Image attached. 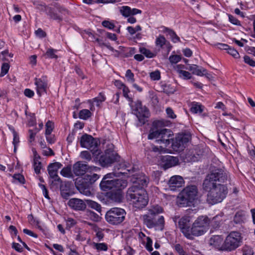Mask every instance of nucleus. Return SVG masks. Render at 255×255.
Segmentation results:
<instances>
[{
  "instance_id": "2f4dec72",
  "label": "nucleus",
  "mask_w": 255,
  "mask_h": 255,
  "mask_svg": "<svg viewBox=\"0 0 255 255\" xmlns=\"http://www.w3.org/2000/svg\"><path fill=\"white\" fill-rule=\"evenodd\" d=\"M60 174L64 177L67 178L73 177V175L70 165L64 167L60 171Z\"/></svg>"
},
{
  "instance_id": "052dcab7",
  "label": "nucleus",
  "mask_w": 255,
  "mask_h": 255,
  "mask_svg": "<svg viewBox=\"0 0 255 255\" xmlns=\"http://www.w3.org/2000/svg\"><path fill=\"white\" fill-rule=\"evenodd\" d=\"M36 7L40 11H44L46 13L48 9L47 8H49V6H47L45 4H37Z\"/></svg>"
},
{
  "instance_id": "6ab92c4d",
  "label": "nucleus",
  "mask_w": 255,
  "mask_h": 255,
  "mask_svg": "<svg viewBox=\"0 0 255 255\" xmlns=\"http://www.w3.org/2000/svg\"><path fill=\"white\" fill-rule=\"evenodd\" d=\"M184 183L182 177L179 175L172 176L168 181V184L170 190L175 191L181 187Z\"/></svg>"
},
{
  "instance_id": "de8ad7c7",
  "label": "nucleus",
  "mask_w": 255,
  "mask_h": 255,
  "mask_svg": "<svg viewBox=\"0 0 255 255\" xmlns=\"http://www.w3.org/2000/svg\"><path fill=\"white\" fill-rule=\"evenodd\" d=\"M86 215L89 219L94 222L96 221V213L94 211L87 209L86 211Z\"/></svg>"
},
{
  "instance_id": "39448f33",
  "label": "nucleus",
  "mask_w": 255,
  "mask_h": 255,
  "mask_svg": "<svg viewBox=\"0 0 255 255\" xmlns=\"http://www.w3.org/2000/svg\"><path fill=\"white\" fill-rule=\"evenodd\" d=\"M115 176L114 173H110L105 175L100 184L102 190L107 191L115 189H123L127 187L128 184L127 180L114 179Z\"/></svg>"
},
{
  "instance_id": "69168bd1",
  "label": "nucleus",
  "mask_w": 255,
  "mask_h": 255,
  "mask_svg": "<svg viewBox=\"0 0 255 255\" xmlns=\"http://www.w3.org/2000/svg\"><path fill=\"white\" fill-rule=\"evenodd\" d=\"M12 248L18 252L21 253L23 251V249L21 245L18 243H12Z\"/></svg>"
},
{
  "instance_id": "774afa93",
  "label": "nucleus",
  "mask_w": 255,
  "mask_h": 255,
  "mask_svg": "<svg viewBox=\"0 0 255 255\" xmlns=\"http://www.w3.org/2000/svg\"><path fill=\"white\" fill-rule=\"evenodd\" d=\"M24 95L28 98H32L34 95V92L30 89H25L24 91Z\"/></svg>"
},
{
  "instance_id": "e433bc0d",
  "label": "nucleus",
  "mask_w": 255,
  "mask_h": 255,
  "mask_svg": "<svg viewBox=\"0 0 255 255\" xmlns=\"http://www.w3.org/2000/svg\"><path fill=\"white\" fill-rule=\"evenodd\" d=\"M62 166V164L60 162H56L54 163H50L47 167L48 169H50V170H52L54 171L58 172V170L59 169L61 168Z\"/></svg>"
},
{
  "instance_id": "0e129e2a",
  "label": "nucleus",
  "mask_w": 255,
  "mask_h": 255,
  "mask_svg": "<svg viewBox=\"0 0 255 255\" xmlns=\"http://www.w3.org/2000/svg\"><path fill=\"white\" fill-rule=\"evenodd\" d=\"M47 142L50 144H53L55 142V136L54 135L51 134H45Z\"/></svg>"
},
{
  "instance_id": "0eeeda50",
  "label": "nucleus",
  "mask_w": 255,
  "mask_h": 255,
  "mask_svg": "<svg viewBox=\"0 0 255 255\" xmlns=\"http://www.w3.org/2000/svg\"><path fill=\"white\" fill-rule=\"evenodd\" d=\"M198 189L195 185L186 187L179 194L178 202L182 207L189 206L197 198Z\"/></svg>"
},
{
  "instance_id": "4468645a",
  "label": "nucleus",
  "mask_w": 255,
  "mask_h": 255,
  "mask_svg": "<svg viewBox=\"0 0 255 255\" xmlns=\"http://www.w3.org/2000/svg\"><path fill=\"white\" fill-rule=\"evenodd\" d=\"M133 185L137 187H140L144 189L146 187L149 182V179L147 176L143 173H140L133 175L130 179Z\"/></svg>"
},
{
  "instance_id": "a19ab883",
  "label": "nucleus",
  "mask_w": 255,
  "mask_h": 255,
  "mask_svg": "<svg viewBox=\"0 0 255 255\" xmlns=\"http://www.w3.org/2000/svg\"><path fill=\"white\" fill-rule=\"evenodd\" d=\"M120 11L122 15L125 17H128L131 14V8L128 6H122Z\"/></svg>"
},
{
  "instance_id": "8fccbe9b",
  "label": "nucleus",
  "mask_w": 255,
  "mask_h": 255,
  "mask_svg": "<svg viewBox=\"0 0 255 255\" xmlns=\"http://www.w3.org/2000/svg\"><path fill=\"white\" fill-rule=\"evenodd\" d=\"M33 167L36 174H39L41 168V162L39 161H33Z\"/></svg>"
},
{
  "instance_id": "4c0bfd02",
  "label": "nucleus",
  "mask_w": 255,
  "mask_h": 255,
  "mask_svg": "<svg viewBox=\"0 0 255 255\" xmlns=\"http://www.w3.org/2000/svg\"><path fill=\"white\" fill-rule=\"evenodd\" d=\"M12 133L13 136L12 143L14 145V151L15 152L17 148V145L19 142V136L17 133L14 129H12Z\"/></svg>"
},
{
  "instance_id": "6e6552de",
  "label": "nucleus",
  "mask_w": 255,
  "mask_h": 255,
  "mask_svg": "<svg viewBox=\"0 0 255 255\" xmlns=\"http://www.w3.org/2000/svg\"><path fill=\"white\" fill-rule=\"evenodd\" d=\"M242 237L238 232H232L226 238L222 247V251L231 252L241 245Z\"/></svg>"
},
{
  "instance_id": "a18cd8bd",
  "label": "nucleus",
  "mask_w": 255,
  "mask_h": 255,
  "mask_svg": "<svg viewBox=\"0 0 255 255\" xmlns=\"http://www.w3.org/2000/svg\"><path fill=\"white\" fill-rule=\"evenodd\" d=\"M9 69V65L7 63H3L2 64L1 67V72L0 74V77H2L4 76L8 71Z\"/></svg>"
},
{
  "instance_id": "20e7f679",
  "label": "nucleus",
  "mask_w": 255,
  "mask_h": 255,
  "mask_svg": "<svg viewBox=\"0 0 255 255\" xmlns=\"http://www.w3.org/2000/svg\"><path fill=\"white\" fill-rule=\"evenodd\" d=\"M162 122L155 121L153 123V128L151 129L148 134V139L157 138V141L159 144H164L165 146L169 145L170 137L173 135L172 131L165 128H159Z\"/></svg>"
},
{
  "instance_id": "5701e85b",
  "label": "nucleus",
  "mask_w": 255,
  "mask_h": 255,
  "mask_svg": "<svg viewBox=\"0 0 255 255\" xmlns=\"http://www.w3.org/2000/svg\"><path fill=\"white\" fill-rule=\"evenodd\" d=\"M87 166V164L82 161H77L73 165L72 171L76 176H83L86 172Z\"/></svg>"
},
{
  "instance_id": "603ef678",
  "label": "nucleus",
  "mask_w": 255,
  "mask_h": 255,
  "mask_svg": "<svg viewBox=\"0 0 255 255\" xmlns=\"http://www.w3.org/2000/svg\"><path fill=\"white\" fill-rule=\"evenodd\" d=\"M244 61L245 63L249 65L252 67H255V61L251 59L250 57L248 55H245L244 57Z\"/></svg>"
},
{
  "instance_id": "79ce46f5",
  "label": "nucleus",
  "mask_w": 255,
  "mask_h": 255,
  "mask_svg": "<svg viewBox=\"0 0 255 255\" xmlns=\"http://www.w3.org/2000/svg\"><path fill=\"white\" fill-rule=\"evenodd\" d=\"M139 52L148 58H152L154 57V54L150 52L149 50L144 47H140L139 48Z\"/></svg>"
},
{
  "instance_id": "680f3d73",
  "label": "nucleus",
  "mask_w": 255,
  "mask_h": 255,
  "mask_svg": "<svg viewBox=\"0 0 255 255\" xmlns=\"http://www.w3.org/2000/svg\"><path fill=\"white\" fill-rule=\"evenodd\" d=\"M243 255H254V251L249 247H245L243 249Z\"/></svg>"
},
{
  "instance_id": "a211bd4d",
  "label": "nucleus",
  "mask_w": 255,
  "mask_h": 255,
  "mask_svg": "<svg viewBox=\"0 0 255 255\" xmlns=\"http://www.w3.org/2000/svg\"><path fill=\"white\" fill-rule=\"evenodd\" d=\"M120 156L117 154H108L105 153L104 155L100 157L99 162L103 167L108 166L118 160Z\"/></svg>"
},
{
  "instance_id": "c9c22d12",
  "label": "nucleus",
  "mask_w": 255,
  "mask_h": 255,
  "mask_svg": "<svg viewBox=\"0 0 255 255\" xmlns=\"http://www.w3.org/2000/svg\"><path fill=\"white\" fill-rule=\"evenodd\" d=\"M53 179L50 184L51 188H59V185L63 182L61 179L57 175L55 178H53Z\"/></svg>"
},
{
  "instance_id": "7ed1b4c3",
  "label": "nucleus",
  "mask_w": 255,
  "mask_h": 255,
  "mask_svg": "<svg viewBox=\"0 0 255 255\" xmlns=\"http://www.w3.org/2000/svg\"><path fill=\"white\" fill-rule=\"evenodd\" d=\"M210 188L207 189L203 184V189L208 192L207 201L212 205L221 202L228 193V188L225 184L218 183V185H213Z\"/></svg>"
},
{
  "instance_id": "bf43d9fd",
  "label": "nucleus",
  "mask_w": 255,
  "mask_h": 255,
  "mask_svg": "<svg viewBox=\"0 0 255 255\" xmlns=\"http://www.w3.org/2000/svg\"><path fill=\"white\" fill-rule=\"evenodd\" d=\"M229 19L230 22H231L232 24L236 25H240L241 23L239 20H238L236 17H235L234 16L229 14Z\"/></svg>"
},
{
  "instance_id": "f8f14e48",
  "label": "nucleus",
  "mask_w": 255,
  "mask_h": 255,
  "mask_svg": "<svg viewBox=\"0 0 255 255\" xmlns=\"http://www.w3.org/2000/svg\"><path fill=\"white\" fill-rule=\"evenodd\" d=\"M134 114L140 122L144 123L143 118H148L149 115V111L146 107L143 106L141 102L137 101L135 104V109H134Z\"/></svg>"
},
{
  "instance_id": "f704fd0d",
  "label": "nucleus",
  "mask_w": 255,
  "mask_h": 255,
  "mask_svg": "<svg viewBox=\"0 0 255 255\" xmlns=\"http://www.w3.org/2000/svg\"><path fill=\"white\" fill-rule=\"evenodd\" d=\"M190 111L193 113H201L203 112V109L202 108V106L199 104L197 103L193 102L191 104V107L190 108Z\"/></svg>"
},
{
  "instance_id": "aec40b11",
  "label": "nucleus",
  "mask_w": 255,
  "mask_h": 255,
  "mask_svg": "<svg viewBox=\"0 0 255 255\" xmlns=\"http://www.w3.org/2000/svg\"><path fill=\"white\" fill-rule=\"evenodd\" d=\"M131 201L132 202L135 207L142 208L148 203V198L146 191H144L138 196L135 197Z\"/></svg>"
},
{
  "instance_id": "f257e3e1",
  "label": "nucleus",
  "mask_w": 255,
  "mask_h": 255,
  "mask_svg": "<svg viewBox=\"0 0 255 255\" xmlns=\"http://www.w3.org/2000/svg\"><path fill=\"white\" fill-rule=\"evenodd\" d=\"M86 172L84 177H77L74 180L75 185L76 189L86 196H89L93 195L91 189L92 185L96 181V167L94 166H89L87 164L86 167Z\"/></svg>"
},
{
  "instance_id": "09e8293b",
  "label": "nucleus",
  "mask_w": 255,
  "mask_h": 255,
  "mask_svg": "<svg viewBox=\"0 0 255 255\" xmlns=\"http://www.w3.org/2000/svg\"><path fill=\"white\" fill-rule=\"evenodd\" d=\"M13 179L17 180L19 183L24 184L25 182V179L24 176L20 174H14L12 176Z\"/></svg>"
},
{
  "instance_id": "423d86ee",
  "label": "nucleus",
  "mask_w": 255,
  "mask_h": 255,
  "mask_svg": "<svg viewBox=\"0 0 255 255\" xmlns=\"http://www.w3.org/2000/svg\"><path fill=\"white\" fill-rule=\"evenodd\" d=\"M210 223V220L207 216H199L190 229V238L188 239L192 240L194 236L198 237L204 235L209 230Z\"/></svg>"
},
{
  "instance_id": "b1692460",
  "label": "nucleus",
  "mask_w": 255,
  "mask_h": 255,
  "mask_svg": "<svg viewBox=\"0 0 255 255\" xmlns=\"http://www.w3.org/2000/svg\"><path fill=\"white\" fill-rule=\"evenodd\" d=\"M69 206L76 211H83L86 208V204L81 199L77 198L71 199L68 202Z\"/></svg>"
},
{
  "instance_id": "4d7b16f0",
  "label": "nucleus",
  "mask_w": 255,
  "mask_h": 255,
  "mask_svg": "<svg viewBox=\"0 0 255 255\" xmlns=\"http://www.w3.org/2000/svg\"><path fill=\"white\" fill-rule=\"evenodd\" d=\"M181 59V57L178 55H171L169 58V60L171 63H177L180 61Z\"/></svg>"
},
{
  "instance_id": "9d476101",
  "label": "nucleus",
  "mask_w": 255,
  "mask_h": 255,
  "mask_svg": "<svg viewBox=\"0 0 255 255\" xmlns=\"http://www.w3.org/2000/svg\"><path fill=\"white\" fill-rule=\"evenodd\" d=\"M163 211L162 208L158 206H152L148 209L146 214L143 215V223L148 228H152L156 227V216Z\"/></svg>"
},
{
  "instance_id": "2eb2a0df",
  "label": "nucleus",
  "mask_w": 255,
  "mask_h": 255,
  "mask_svg": "<svg viewBox=\"0 0 255 255\" xmlns=\"http://www.w3.org/2000/svg\"><path fill=\"white\" fill-rule=\"evenodd\" d=\"M34 83L36 86V92L39 96L46 93L48 81L46 76H42L41 78H35Z\"/></svg>"
},
{
  "instance_id": "c03bdc74",
  "label": "nucleus",
  "mask_w": 255,
  "mask_h": 255,
  "mask_svg": "<svg viewBox=\"0 0 255 255\" xmlns=\"http://www.w3.org/2000/svg\"><path fill=\"white\" fill-rule=\"evenodd\" d=\"M175 91V89L170 85H165L163 86V92L168 95L173 94Z\"/></svg>"
},
{
  "instance_id": "e2e57ef3",
  "label": "nucleus",
  "mask_w": 255,
  "mask_h": 255,
  "mask_svg": "<svg viewBox=\"0 0 255 255\" xmlns=\"http://www.w3.org/2000/svg\"><path fill=\"white\" fill-rule=\"evenodd\" d=\"M35 34L36 36L40 38H44L46 36V32L41 28H38L37 30H36Z\"/></svg>"
},
{
  "instance_id": "37998d69",
  "label": "nucleus",
  "mask_w": 255,
  "mask_h": 255,
  "mask_svg": "<svg viewBox=\"0 0 255 255\" xmlns=\"http://www.w3.org/2000/svg\"><path fill=\"white\" fill-rule=\"evenodd\" d=\"M244 219L243 214L241 212H237L234 218V222L236 224L242 223Z\"/></svg>"
},
{
  "instance_id": "7c9ffc66",
  "label": "nucleus",
  "mask_w": 255,
  "mask_h": 255,
  "mask_svg": "<svg viewBox=\"0 0 255 255\" xmlns=\"http://www.w3.org/2000/svg\"><path fill=\"white\" fill-rule=\"evenodd\" d=\"M164 32H166L168 33V34L170 36L172 42L176 43L180 41V38L177 35V34L173 30L165 27L164 29Z\"/></svg>"
},
{
  "instance_id": "dca6fc26",
  "label": "nucleus",
  "mask_w": 255,
  "mask_h": 255,
  "mask_svg": "<svg viewBox=\"0 0 255 255\" xmlns=\"http://www.w3.org/2000/svg\"><path fill=\"white\" fill-rule=\"evenodd\" d=\"M161 164L164 170L177 165L178 158L170 155L162 156L160 158Z\"/></svg>"
},
{
  "instance_id": "5fc2aeb1",
  "label": "nucleus",
  "mask_w": 255,
  "mask_h": 255,
  "mask_svg": "<svg viewBox=\"0 0 255 255\" xmlns=\"http://www.w3.org/2000/svg\"><path fill=\"white\" fill-rule=\"evenodd\" d=\"M76 224V222L72 218H69L66 221V229L70 230Z\"/></svg>"
},
{
  "instance_id": "bb28decb",
  "label": "nucleus",
  "mask_w": 255,
  "mask_h": 255,
  "mask_svg": "<svg viewBox=\"0 0 255 255\" xmlns=\"http://www.w3.org/2000/svg\"><path fill=\"white\" fill-rule=\"evenodd\" d=\"M223 238L221 236H213L209 241V244L211 246L215 247L220 251H222V247L223 245Z\"/></svg>"
},
{
  "instance_id": "6e6d98bb",
  "label": "nucleus",
  "mask_w": 255,
  "mask_h": 255,
  "mask_svg": "<svg viewBox=\"0 0 255 255\" xmlns=\"http://www.w3.org/2000/svg\"><path fill=\"white\" fill-rule=\"evenodd\" d=\"M108 249V245L105 243H97V251H107Z\"/></svg>"
},
{
  "instance_id": "393cba45",
  "label": "nucleus",
  "mask_w": 255,
  "mask_h": 255,
  "mask_svg": "<svg viewBox=\"0 0 255 255\" xmlns=\"http://www.w3.org/2000/svg\"><path fill=\"white\" fill-rule=\"evenodd\" d=\"M122 190L115 189L108 193V198L113 202L120 203L122 202L123 196L122 194Z\"/></svg>"
},
{
  "instance_id": "412c9836",
  "label": "nucleus",
  "mask_w": 255,
  "mask_h": 255,
  "mask_svg": "<svg viewBox=\"0 0 255 255\" xmlns=\"http://www.w3.org/2000/svg\"><path fill=\"white\" fill-rule=\"evenodd\" d=\"M190 220L188 217H183L179 219L178 221V227L182 233L187 238H190L189 234L190 227L189 226Z\"/></svg>"
},
{
  "instance_id": "473e14b6",
  "label": "nucleus",
  "mask_w": 255,
  "mask_h": 255,
  "mask_svg": "<svg viewBox=\"0 0 255 255\" xmlns=\"http://www.w3.org/2000/svg\"><path fill=\"white\" fill-rule=\"evenodd\" d=\"M57 50L53 48H48L44 56L47 58L57 59L58 56L56 54Z\"/></svg>"
},
{
  "instance_id": "c85d7f7f",
  "label": "nucleus",
  "mask_w": 255,
  "mask_h": 255,
  "mask_svg": "<svg viewBox=\"0 0 255 255\" xmlns=\"http://www.w3.org/2000/svg\"><path fill=\"white\" fill-rule=\"evenodd\" d=\"M96 149H94V148L91 149L90 151H82L80 153V157L83 159L87 160V161H89L92 159V155H93V157L94 158V160H96Z\"/></svg>"
},
{
  "instance_id": "3c124183",
  "label": "nucleus",
  "mask_w": 255,
  "mask_h": 255,
  "mask_svg": "<svg viewBox=\"0 0 255 255\" xmlns=\"http://www.w3.org/2000/svg\"><path fill=\"white\" fill-rule=\"evenodd\" d=\"M150 77L152 80H159L160 79V73L158 70L150 73Z\"/></svg>"
},
{
  "instance_id": "1a4fd4ad",
  "label": "nucleus",
  "mask_w": 255,
  "mask_h": 255,
  "mask_svg": "<svg viewBox=\"0 0 255 255\" xmlns=\"http://www.w3.org/2000/svg\"><path fill=\"white\" fill-rule=\"evenodd\" d=\"M126 215L124 209L120 208H113L106 212L105 218L107 221L112 225H118L122 223Z\"/></svg>"
},
{
  "instance_id": "338daca9",
  "label": "nucleus",
  "mask_w": 255,
  "mask_h": 255,
  "mask_svg": "<svg viewBox=\"0 0 255 255\" xmlns=\"http://www.w3.org/2000/svg\"><path fill=\"white\" fill-rule=\"evenodd\" d=\"M174 249L179 255H181L185 252L182 247L179 244H176L174 246Z\"/></svg>"
},
{
  "instance_id": "f3484780",
  "label": "nucleus",
  "mask_w": 255,
  "mask_h": 255,
  "mask_svg": "<svg viewBox=\"0 0 255 255\" xmlns=\"http://www.w3.org/2000/svg\"><path fill=\"white\" fill-rule=\"evenodd\" d=\"M80 145L82 147L91 149L96 148V141L95 138L91 135L87 133L84 134L80 138Z\"/></svg>"
},
{
  "instance_id": "f03ea898",
  "label": "nucleus",
  "mask_w": 255,
  "mask_h": 255,
  "mask_svg": "<svg viewBox=\"0 0 255 255\" xmlns=\"http://www.w3.org/2000/svg\"><path fill=\"white\" fill-rule=\"evenodd\" d=\"M230 180V175L229 172L224 168H215L211 170L206 176L203 184L207 189H210L213 185H218V183L224 184Z\"/></svg>"
},
{
  "instance_id": "58836bf2",
  "label": "nucleus",
  "mask_w": 255,
  "mask_h": 255,
  "mask_svg": "<svg viewBox=\"0 0 255 255\" xmlns=\"http://www.w3.org/2000/svg\"><path fill=\"white\" fill-rule=\"evenodd\" d=\"M45 127V134H50L51 133L54 128V123L50 121H48L46 123Z\"/></svg>"
},
{
  "instance_id": "a878e982",
  "label": "nucleus",
  "mask_w": 255,
  "mask_h": 255,
  "mask_svg": "<svg viewBox=\"0 0 255 255\" xmlns=\"http://www.w3.org/2000/svg\"><path fill=\"white\" fill-rule=\"evenodd\" d=\"M61 196L67 199L70 196V190L71 188V182H62L59 186Z\"/></svg>"
},
{
  "instance_id": "49530a36",
  "label": "nucleus",
  "mask_w": 255,
  "mask_h": 255,
  "mask_svg": "<svg viewBox=\"0 0 255 255\" xmlns=\"http://www.w3.org/2000/svg\"><path fill=\"white\" fill-rule=\"evenodd\" d=\"M227 52L235 58H239L240 57L239 53L234 48L230 46L229 49H227Z\"/></svg>"
},
{
  "instance_id": "cd10ccee",
  "label": "nucleus",
  "mask_w": 255,
  "mask_h": 255,
  "mask_svg": "<svg viewBox=\"0 0 255 255\" xmlns=\"http://www.w3.org/2000/svg\"><path fill=\"white\" fill-rule=\"evenodd\" d=\"M199 67L197 65H192L189 66L188 68H187L189 70L192 71V73L198 76H202L205 75L208 78V74L207 72V70L203 68H199Z\"/></svg>"
},
{
  "instance_id": "4be33fe9",
  "label": "nucleus",
  "mask_w": 255,
  "mask_h": 255,
  "mask_svg": "<svg viewBox=\"0 0 255 255\" xmlns=\"http://www.w3.org/2000/svg\"><path fill=\"white\" fill-rule=\"evenodd\" d=\"M144 191H145V190L141 187L132 185L128 188L127 192L126 198L128 200L131 201L135 197L142 194Z\"/></svg>"
},
{
  "instance_id": "864d4df0",
  "label": "nucleus",
  "mask_w": 255,
  "mask_h": 255,
  "mask_svg": "<svg viewBox=\"0 0 255 255\" xmlns=\"http://www.w3.org/2000/svg\"><path fill=\"white\" fill-rule=\"evenodd\" d=\"M180 77H183L185 79H190L191 78V74L187 71L182 70H179Z\"/></svg>"
},
{
  "instance_id": "72a5a7b5",
  "label": "nucleus",
  "mask_w": 255,
  "mask_h": 255,
  "mask_svg": "<svg viewBox=\"0 0 255 255\" xmlns=\"http://www.w3.org/2000/svg\"><path fill=\"white\" fill-rule=\"evenodd\" d=\"M92 116L91 112L87 109L81 110L79 113V118L81 119L86 120Z\"/></svg>"
},
{
  "instance_id": "9b49d317",
  "label": "nucleus",
  "mask_w": 255,
  "mask_h": 255,
  "mask_svg": "<svg viewBox=\"0 0 255 255\" xmlns=\"http://www.w3.org/2000/svg\"><path fill=\"white\" fill-rule=\"evenodd\" d=\"M191 139V135L189 132L179 133L172 139V147L176 151L183 150Z\"/></svg>"
},
{
  "instance_id": "c756f323",
  "label": "nucleus",
  "mask_w": 255,
  "mask_h": 255,
  "mask_svg": "<svg viewBox=\"0 0 255 255\" xmlns=\"http://www.w3.org/2000/svg\"><path fill=\"white\" fill-rule=\"evenodd\" d=\"M47 8L46 14L48 15L50 18L59 21H61L62 20V18L54 11L53 8L49 7V8Z\"/></svg>"
},
{
  "instance_id": "ddd939ff",
  "label": "nucleus",
  "mask_w": 255,
  "mask_h": 255,
  "mask_svg": "<svg viewBox=\"0 0 255 255\" xmlns=\"http://www.w3.org/2000/svg\"><path fill=\"white\" fill-rule=\"evenodd\" d=\"M114 145L109 141H107L105 139L101 140L99 138H97V153L100 154L99 148L100 150L102 148L104 150L105 153L115 154L114 152Z\"/></svg>"
},
{
  "instance_id": "ea45409f",
  "label": "nucleus",
  "mask_w": 255,
  "mask_h": 255,
  "mask_svg": "<svg viewBox=\"0 0 255 255\" xmlns=\"http://www.w3.org/2000/svg\"><path fill=\"white\" fill-rule=\"evenodd\" d=\"M166 41L165 38L163 35H160L156 38L155 43L157 46L161 48L165 44Z\"/></svg>"
},
{
  "instance_id": "13d9d810",
  "label": "nucleus",
  "mask_w": 255,
  "mask_h": 255,
  "mask_svg": "<svg viewBox=\"0 0 255 255\" xmlns=\"http://www.w3.org/2000/svg\"><path fill=\"white\" fill-rule=\"evenodd\" d=\"M102 25L107 28L109 29H112L114 28L115 27V25L114 23H112L111 22L108 21V20H104L102 23Z\"/></svg>"
}]
</instances>
